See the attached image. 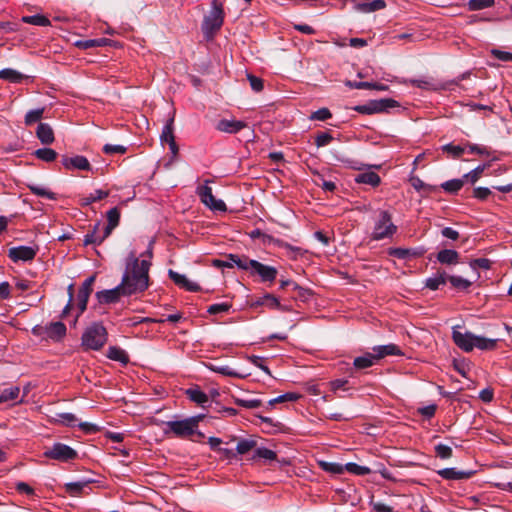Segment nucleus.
<instances>
[{"mask_svg": "<svg viewBox=\"0 0 512 512\" xmlns=\"http://www.w3.org/2000/svg\"><path fill=\"white\" fill-rule=\"evenodd\" d=\"M388 254L390 256L396 257L398 259H407L410 257H418L421 255L416 249H407V248H389Z\"/></svg>", "mask_w": 512, "mask_h": 512, "instance_id": "29", "label": "nucleus"}, {"mask_svg": "<svg viewBox=\"0 0 512 512\" xmlns=\"http://www.w3.org/2000/svg\"><path fill=\"white\" fill-rule=\"evenodd\" d=\"M209 182V180H206V183ZM196 193L199 196L201 202L209 209L220 212L227 211L225 202L223 200L216 199L212 193V188L207 184L197 187Z\"/></svg>", "mask_w": 512, "mask_h": 512, "instance_id": "8", "label": "nucleus"}, {"mask_svg": "<svg viewBox=\"0 0 512 512\" xmlns=\"http://www.w3.org/2000/svg\"><path fill=\"white\" fill-rule=\"evenodd\" d=\"M499 339H491L483 336L475 335L474 348L484 351H492L497 348Z\"/></svg>", "mask_w": 512, "mask_h": 512, "instance_id": "23", "label": "nucleus"}, {"mask_svg": "<svg viewBox=\"0 0 512 512\" xmlns=\"http://www.w3.org/2000/svg\"><path fill=\"white\" fill-rule=\"evenodd\" d=\"M47 328V338L53 341H60L66 335V326L64 323L57 321L51 322L46 325Z\"/></svg>", "mask_w": 512, "mask_h": 512, "instance_id": "19", "label": "nucleus"}, {"mask_svg": "<svg viewBox=\"0 0 512 512\" xmlns=\"http://www.w3.org/2000/svg\"><path fill=\"white\" fill-rule=\"evenodd\" d=\"M385 7H386V3L384 0H373L371 2L357 3L354 6V9L356 11L362 12V13H371V12L382 10Z\"/></svg>", "mask_w": 512, "mask_h": 512, "instance_id": "22", "label": "nucleus"}, {"mask_svg": "<svg viewBox=\"0 0 512 512\" xmlns=\"http://www.w3.org/2000/svg\"><path fill=\"white\" fill-rule=\"evenodd\" d=\"M435 453L441 459H449L453 454L451 447L441 443L435 446Z\"/></svg>", "mask_w": 512, "mask_h": 512, "instance_id": "57", "label": "nucleus"}, {"mask_svg": "<svg viewBox=\"0 0 512 512\" xmlns=\"http://www.w3.org/2000/svg\"><path fill=\"white\" fill-rule=\"evenodd\" d=\"M332 117V114L328 108H320L317 111L313 112L311 115L312 120L325 121Z\"/></svg>", "mask_w": 512, "mask_h": 512, "instance_id": "62", "label": "nucleus"}, {"mask_svg": "<svg viewBox=\"0 0 512 512\" xmlns=\"http://www.w3.org/2000/svg\"><path fill=\"white\" fill-rule=\"evenodd\" d=\"M27 78L22 73L11 68H5L0 71V79L7 80L11 83H20Z\"/></svg>", "mask_w": 512, "mask_h": 512, "instance_id": "30", "label": "nucleus"}, {"mask_svg": "<svg viewBox=\"0 0 512 512\" xmlns=\"http://www.w3.org/2000/svg\"><path fill=\"white\" fill-rule=\"evenodd\" d=\"M447 281V274L445 271H438L434 277L426 279L425 286L430 290H437L440 285L445 284Z\"/></svg>", "mask_w": 512, "mask_h": 512, "instance_id": "31", "label": "nucleus"}, {"mask_svg": "<svg viewBox=\"0 0 512 512\" xmlns=\"http://www.w3.org/2000/svg\"><path fill=\"white\" fill-rule=\"evenodd\" d=\"M169 278L180 288L185 289L190 292H198L200 291V286L197 283H194L187 279L185 275H182L172 269L168 271Z\"/></svg>", "mask_w": 512, "mask_h": 512, "instance_id": "14", "label": "nucleus"}, {"mask_svg": "<svg viewBox=\"0 0 512 512\" xmlns=\"http://www.w3.org/2000/svg\"><path fill=\"white\" fill-rule=\"evenodd\" d=\"M495 0H469L467 5L470 11H478L485 8L492 7Z\"/></svg>", "mask_w": 512, "mask_h": 512, "instance_id": "48", "label": "nucleus"}, {"mask_svg": "<svg viewBox=\"0 0 512 512\" xmlns=\"http://www.w3.org/2000/svg\"><path fill=\"white\" fill-rule=\"evenodd\" d=\"M174 118H170L166 124L163 127L162 133H161V142L162 143H170V141L175 140L174 136Z\"/></svg>", "mask_w": 512, "mask_h": 512, "instance_id": "39", "label": "nucleus"}, {"mask_svg": "<svg viewBox=\"0 0 512 512\" xmlns=\"http://www.w3.org/2000/svg\"><path fill=\"white\" fill-rule=\"evenodd\" d=\"M452 339L456 346L465 352H471L474 349L473 343L475 341V334L472 332L467 331L462 333L454 327L452 331Z\"/></svg>", "mask_w": 512, "mask_h": 512, "instance_id": "12", "label": "nucleus"}, {"mask_svg": "<svg viewBox=\"0 0 512 512\" xmlns=\"http://www.w3.org/2000/svg\"><path fill=\"white\" fill-rule=\"evenodd\" d=\"M447 280L451 283V285L459 290H467L472 283L460 276H447Z\"/></svg>", "mask_w": 512, "mask_h": 512, "instance_id": "49", "label": "nucleus"}, {"mask_svg": "<svg viewBox=\"0 0 512 512\" xmlns=\"http://www.w3.org/2000/svg\"><path fill=\"white\" fill-rule=\"evenodd\" d=\"M251 277H259L260 282L272 284L275 282L278 270L274 266L263 264L257 260L252 259L249 262L248 271Z\"/></svg>", "mask_w": 512, "mask_h": 512, "instance_id": "7", "label": "nucleus"}, {"mask_svg": "<svg viewBox=\"0 0 512 512\" xmlns=\"http://www.w3.org/2000/svg\"><path fill=\"white\" fill-rule=\"evenodd\" d=\"M252 306H268L273 309H281V304L279 300L270 293L265 294L262 297L257 298L253 303Z\"/></svg>", "mask_w": 512, "mask_h": 512, "instance_id": "25", "label": "nucleus"}, {"mask_svg": "<svg viewBox=\"0 0 512 512\" xmlns=\"http://www.w3.org/2000/svg\"><path fill=\"white\" fill-rule=\"evenodd\" d=\"M491 265L492 261L488 258H477L470 262V267L474 270L477 268L488 270L491 268Z\"/></svg>", "mask_w": 512, "mask_h": 512, "instance_id": "58", "label": "nucleus"}, {"mask_svg": "<svg viewBox=\"0 0 512 512\" xmlns=\"http://www.w3.org/2000/svg\"><path fill=\"white\" fill-rule=\"evenodd\" d=\"M34 155L45 162H53L57 158V152L51 148H40L34 152Z\"/></svg>", "mask_w": 512, "mask_h": 512, "instance_id": "42", "label": "nucleus"}, {"mask_svg": "<svg viewBox=\"0 0 512 512\" xmlns=\"http://www.w3.org/2000/svg\"><path fill=\"white\" fill-rule=\"evenodd\" d=\"M247 78H248V81L250 83V86L251 88L255 91V92H260L263 90V80L259 77H256L252 74H248L247 75Z\"/></svg>", "mask_w": 512, "mask_h": 512, "instance_id": "64", "label": "nucleus"}, {"mask_svg": "<svg viewBox=\"0 0 512 512\" xmlns=\"http://www.w3.org/2000/svg\"><path fill=\"white\" fill-rule=\"evenodd\" d=\"M346 85L352 89H375L379 91H386L388 89L387 85L371 82H357L349 80L346 82Z\"/></svg>", "mask_w": 512, "mask_h": 512, "instance_id": "28", "label": "nucleus"}, {"mask_svg": "<svg viewBox=\"0 0 512 512\" xmlns=\"http://www.w3.org/2000/svg\"><path fill=\"white\" fill-rule=\"evenodd\" d=\"M108 333L100 322L92 323L82 335V346L87 350H100L107 342Z\"/></svg>", "mask_w": 512, "mask_h": 512, "instance_id": "2", "label": "nucleus"}, {"mask_svg": "<svg viewBox=\"0 0 512 512\" xmlns=\"http://www.w3.org/2000/svg\"><path fill=\"white\" fill-rule=\"evenodd\" d=\"M262 458L269 461H274L277 459V454L273 450L268 448L260 447L255 449V454L253 459Z\"/></svg>", "mask_w": 512, "mask_h": 512, "instance_id": "50", "label": "nucleus"}, {"mask_svg": "<svg viewBox=\"0 0 512 512\" xmlns=\"http://www.w3.org/2000/svg\"><path fill=\"white\" fill-rule=\"evenodd\" d=\"M21 21L26 24H31L35 26H50L51 22L50 20L41 14L31 15V16H23L21 18Z\"/></svg>", "mask_w": 512, "mask_h": 512, "instance_id": "35", "label": "nucleus"}, {"mask_svg": "<svg viewBox=\"0 0 512 512\" xmlns=\"http://www.w3.org/2000/svg\"><path fill=\"white\" fill-rule=\"evenodd\" d=\"M44 112H45L44 107L28 111L25 115V120H24L25 125L30 126V125L40 121L41 118L43 117Z\"/></svg>", "mask_w": 512, "mask_h": 512, "instance_id": "44", "label": "nucleus"}, {"mask_svg": "<svg viewBox=\"0 0 512 512\" xmlns=\"http://www.w3.org/2000/svg\"><path fill=\"white\" fill-rule=\"evenodd\" d=\"M232 305L227 302L212 304L207 308V312L211 315L228 313Z\"/></svg>", "mask_w": 512, "mask_h": 512, "instance_id": "52", "label": "nucleus"}, {"mask_svg": "<svg viewBox=\"0 0 512 512\" xmlns=\"http://www.w3.org/2000/svg\"><path fill=\"white\" fill-rule=\"evenodd\" d=\"M246 126H247V124L243 121L221 119L216 124V129L221 132H225V133H229V134H236L239 131H241L243 128H245Z\"/></svg>", "mask_w": 512, "mask_h": 512, "instance_id": "16", "label": "nucleus"}, {"mask_svg": "<svg viewBox=\"0 0 512 512\" xmlns=\"http://www.w3.org/2000/svg\"><path fill=\"white\" fill-rule=\"evenodd\" d=\"M102 150L105 154H124L127 151V147L123 145L106 144L103 146Z\"/></svg>", "mask_w": 512, "mask_h": 512, "instance_id": "63", "label": "nucleus"}, {"mask_svg": "<svg viewBox=\"0 0 512 512\" xmlns=\"http://www.w3.org/2000/svg\"><path fill=\"white\" fill-rule=\"evenodd\" d=\"M37 252V246H17L8 250V257L15 263L19 261L27 262L33 260L37 255Z\"/></svg>", "mask_w": 512, "mask_h": 512, "instance_id": "11", "label": "nucleus"}, {"mask_svg": "<svg viewBox=\"0 0 512 512\" xmlns=\"http://www.w3.org/2000/svg\"><path fill=\"white\" fill-rule=\"evenodd\" d=\"M195 418H186L184 420L167 421L165 422L166 429L164 433H173L176 437L186 438L194 435L196 432Z\"/></svg>", "mask_w": 512, "mask_h": 512, "instance_id": "6", "label": "nucleus"}, {"mask_svg": "<svg viewBox=\"0 0 512 512\" xmlns=\"http://www.w3.org/2000/svg\"><path fill=\"white\" fill-rule=\"evenodd\" d=\"M228 268H233L236 266L237 268L248 271L249 268V262H251L252 259H250L246 255H238V254H228L226 256Z\"/></svg>", "mask_w": 512, "mask_h": 512, "instance_id": "21", "label": "nucleus"}, {"mask_svg": "<svg viewBox=\"0 0 512 512\" xmlns=\"http://www.w3.org/2000/svg\"><path fill=\"white\" fill-rule=\"evenodd\" d=\"M56 421L66 426L74 427L77 425L78 419L73 413H58Z\"/></svg>", "mask_w": 512, "mask_h": 512, "instance_id": "51", "label": "nucleus"}, {"mask_svg": "<svg viewBox=\"0 0 512 512\" xmlns=\"http://www.w3.org/2000/svg\"><path fill=\"white\" fill-rule=\"evenodd\" d=\"M437 474L446 480H466L470 479L475 471L458 470L457 468H444L437 471Z\"/></svg>", "mask_w": 512, "mask_h": 512, "instance_id": "15", "label": "nucleus"}, {"mask_svg": "<svg viewBox=\"0 0 512 512\" xmlns=\"http://www.w3.org/2000/svg\"><path fill=\"white\" fill-rule=\"evenodd\" d=\"M88 485V482H70L65 484L66 492L72 496L77 497L82 494L83 489Z\"/></svg>", "mask_w": 512, "mask_h": 512, "instance_id": "45", "label": "nucleus"}, {"mask_svg": "<svg viewBox=\"0 0 512 512\" xmlns=\"http://www.w3.org/2000/svg\"><path fill=\"white\" fill-rule=\"evenodd\" d=\"M256 444L257 443L255 440L242 439V440L238 441L235 453H236V455L237 454H240V455L246 454L249 451H251L252 449H254L256 447Z\"/></svg>", "mask_w": 512, "mask_h": 512, "instance_id": "46", "label": "nucleus"}, {"mask_svg": "<svg viewBox=\"0 0 512 512\" xmlns=\"http://www.w3.org/2000/svg\"><path fill=\"white\" fill-rule=\"evenodd\" d=\"M185 395L187 398L200 405L205 407L207 403H209V397L206 393H204L199 386L195 385L185 390Z\"/></svg>", "mask_w": 512, "mask_h": 512, "instance_id": "18", "label": "nucleus"}, {"mask_svg": "<svg viewBox=\"0 0 512 512\" xmlns=\"http://www.w3.org/2000/svg\"><path fill=\"white\" fill-rule=\"evenodd\" d=\"M333 140V136L328 132H320L315 137V144L317 147L328 145Z\"/></svg>", "mask_w": 512, "mask_h": 512, "instance_id": "60", "label": "nucleus"}, {"mask_svg": "<svg viewBox=\"0 0 512 512\" xmlns=\"http://www.w3.org/2000/svg\"><path fill=\"white\" fill-rule=\"evenodd\" d=\"M411 186L418 192L424 191L426 193L435 192L436 186L424 183L418 176L412 175L409 179Z\"/></svg>", "mask_w": 512, "mask_h": 512, "instance_id": "34", "label": "nucleus"}, {"mask_svg": "<svg viewBox=\"0 0 512 512\" xmlns=\"http://www.w3.org/2000/svg\"><path fill=\"white\" fill-rule=\"evenodd\" d=\"M299 397H300V395H298L296 393H292V392L285 393L283 395H280L276 398L269 400L266 405V410L270 409L275 404L296 401Z\"/></svg>", "mask_w": 512, "mask_h": 512, "instance_id": "40", "label": "nucleus"}, {"mask_svg": "<svg viewBox=\"0 0 512 512\" xmlns=\"http://www.w3.org/2000/svg\"><path fill=\"white\" fill-rule=\"evenodd\" d=\"M96 281V273L88 277L81 285L78 294H77V307L79 309V314L77 317L82 314L86 308L89 297L93 292V285Z\"/></svg>", "mask_w": 512, "mask_h": 512, "instance_id": "10", "label": "nucleus"}, {"mask_svg": "<svg viewBox=\"0 0 512 512\" xmlns=\"http://www.w3.org/2000/svg\"><path fill=\"white\" fill-rule=\"evenodd\" d=\"M109 191L98 189L94 193L90 194L87 197H83L80 199V205L83 207L89 206L90 204L100 201L106 197H108Z\"/></svg>", "mask_w": 512, "mask_h": 512, "instance_id": "36", "label": "nucleus"}, {"mask_svg": "<svg viewBox=\"0 0 512 512\" xmlns=\"http://www.w3.org/2000/svg\"><path fill=\"white\" fill-rule=\"evenodd\" d=\"M319 467L325 472L340 475L344 473V465L336 462L318 461Z\"/></svg>", "mask_w": 512, "mask_h": 512, "instance_id": "37", "label": "nucleus"}, {"mask_svg": "<svg viewBox=\"0 0 512 512\" xmlns=\"http://www.w3.org/2000/svg\"><path fill=\"white\" fill-rule=\"evenodd\" d=\"M373 351L375 352L374 356L376 360H380L386 356H401L403 352L400 347L396 344L390 343L387 345H380L373 347Z\"/></svg>", "mask_w": 512, "mask_h": 512, "instance_id": "17", "label": "nucleus"}, {"mask_svg": "<svg viewBox=\"0 0 512 512\" xmlns=\"http://www.w3.org/2000/svg\"><path fill=\"white\" fill-rule=\"evenodd\" d=\"M45 457L61 462H68L78 457L76 450L63 443H55L51 448L44 452Z\"/></svg>", "mask_w": 512, "mask_h": 512, "instance_id": "9", "label": "nucleus"}, {"mask_svg": "<svg viewBox=\"0 0 512 512\" xmlns=\"http://www.w3.org/2000/svg\"><path fill=\"white\" fill-rule=\"evenodd\" d=\"M485 169H486V165L478 166L474 170L465 174L464 179L471 182L472 184H475L479 180V178L481 177V175L483 174Z\"/></svg>", "mask_w": 512, "mask_h": 512, "instance_id": "55", "label": "nucleus"}, {"mask_svg": "<svg viewBox=\"0 0 512 512\" xmlns=\"http://www.w3.org/2000/svg\"><path fill=\"white\" fill-rule=\"evenodd\" d=\"M464 185L463 179H452L446 181L441 184V188H443L448 193H457Z\"/></svg>", "mask_w": 512, "mask_h": 512, "instance_id": "47", "label": "nucleus"}, {"mask_svg": "<svg viewBox=\"0 0 512 512\" xmlns=\"http://www.w3.org/2000/svg\"><path fill=\"white\" fill-rule=\"evenodd\" d=\"M133 265L131 270H127L121 283L113 289L102 290L96 292L95 296L99 304L117 303L122 296H130L132 294L145 291L149 285V269L151 262L149 260L139 261L132 255Z\"/></svg>", "mask_w": 512, "mask_h": 512, "instance_id": "1", "label": "nucleus"}, {"mask_svg": "<svg viewBox=\"0 0 512 512\" xmlns=\"http://www.w3.org/2000/svg\"><path fill=\"white\" fill-rule=\"evenodd\" d=\"M224 10L222 3L217 0L212 1V9L207 16L204 17L202 23V31L205 36L212 37L223 25Z\"/></svg>", "mask_w": 512, "mask_h": 512, "instance_id": "4", "label": "nucleus"}, {"mask_svg": "<svg viewBox=\"0 0 512 512\" xmlns=\"http://www.w3.org/2000/svg\"><path fill=\"white\" fill-rule=\"evenodd\" d=\"M36 136L42 144L49 145L54 142V132L48 123H39Z\"/></svg>", "mask_w": 512, "mask_h": 512, "instance_id": "20", "label": "nucleus"}, {"mask_svg": "<svg viewBox=\"0 0 512 512\" xmlns=\"http://www.w3.org/2000/svg\"><path fill=\"white\" fill-rule=\"evenodd\" d=\"M315 184L328 192H334L336 189V184L333 181L325 180L321 175H318V180H315Z\"/></svg>", "mask_w": 512, "mask_h": 512, "instance_id": "59", "label": "nucleus"}, {"mask_svg": "<svg viewBox=\"0 0 512 512\" xmlns=\"http://www.w3.org/2000/svg\"><path fill=\"white\" fill-rule=\"evenodd\" d=\"M355 181L357 183L368 184L373 187H376L380 184L381 179L377 173L368 171V172L358 174L355 178Z\"/></svg>", "mask_w": 512, "mask_h": 512, "instance_id": "27", "label": "nucleus"}, {"mask_svg": "<svg viewBox=\"0 0 512 512\" xmlns=\"http://www.w3.org/2000/svg\"><path fill=\"white\" fill-rule=\"evenodd\" d=\"M292 291L294 292L293 297L295 299H299L301 301H306L312 295L311 290H309L307 288H303V287L299 286L297 283L294 285V288Z\"/></svg>", "mask_w": 512, "mask_h": 512, "instance_id": "56", "label": "nucleus"}, {"mask_svg": "<svg viewBox=\"0 0 512 512\" xmlns=\"http://www.w3.org/2000/svg\"><path fill=\"white\" fill-rule=\"evenodd\" d=\"M436 258L441 264H457L459 254L455 250L443 249L438 252Z\"/></svg>", "mask_w": 512, "mask_h": 512, "instance_id": "26", "label": "nucleus"}, {"mask_svg": "<svg viewBox=\"0 0 512 512\" xmlns=\"http://www.w3.org/2000/svg\"><path fill=\"white\" fill-rule=\"evenodd\" d=\"M234 402L236 405L247 409H255L262 406L263 404L260 399L244 400L236 397H234Z\"/></svg>", "mask_w": 512, "mask_h": 512, "instance_id": "54", "label": "nucleus"}, {"mask_svg": "<svg viewBox=\"0 0 512 512\" xmlns=\"http://www.w3.org/2000/svg\"><path fill=\"white\" fill-rule=\"evenodd\" d=\"M20 388L17 386L6 388L0 392V403L16 401L19 397Z\"/></svg>", "mask_w": 512, "mask_h": 512, "instance_id": "41", "label": "nucleus"}, {"mask_svg": "<svg viewBox=\"0 0 512 512\" xmlns=\"http://www.w3.org/2000/svg\"><path fill=\"white\" fill-rule=\"evenodd\" d=\"M442 151L449 154L452 158L457 159L464 153V148L452 143L442 146Z\"/></svg>", "mask_w": 512, "mask_h": 512, "instance_id": "53", "label": "nucleus"}, {"mask_svg": "<svg viewBox=\"0 0 512 512\" xmlns=\"http://www.w3.org/2000/svg\"><path fill=\"white\" fill-rule=\"evenodd\" d=\"M344 471H348L351 474L364 476L371 473V469L366 466H361L356 463L349 462L344 465Z\"/></svg>", "mask_w": 512, "mask_h": 512, "instance_id": "43", "label": "nucleus"}, {"mask_svg": "<svg viewBox=\"0 0 512 512\" xmlns=\"http://www.w3.org/2000/svg\"><path fill=\"white\" fill-rule=\"evenodd\" d=\"M27 187L33 194H35L39 197H44L49 200H55L57 198L56 193L46 189L43 186H40V185H37L34 183H30V184H27Z\"/></svg>", "mask_w": 512, "mask_h": 512, "instance_id": "33", "label": "nucleus"}, {"mask_svg": "<svg viewBox=\"0 0 512 512\" xmlns=\"http://www.w3.org/2000/svg\"><path fill=\"white\" fill-rule=\"evenodd\" d=\"M375 361H377V360H376L374 354L365 353L363 356L356 357L354 359L353 365L356 369L361 370V369H365V368H369V367L373 366Z\"/></svg>", "mask_w": 512, "mask_h": 512, "instance_id": "32", "label": "nucleus"}, {"mask_svg": "<svg viewBox=\"0 0 512 512\" xmlns=\"http://www.w3.org/2000/svg\"><path fill=\"white\" fill-rule=\"evenodd\" d=\"M106 356L111 360L122 363L123 365H126L129 362V356L126 351L117 346H110Z\"/></svg>", "mask_w": 512, "mask_h": 512, "instance_id": "24", "label": "nucleus"}, {"mask_svg": "<svg viewBox=\"0 0 512 512\" xmlns=\"http://www.w3.org/2000/svg\"><path fill=\"white\" fill-rule=\"evenodd\" d=\"M62 165L68 169H78L84 171H90L92 169L88 159L82 155H76L74 157L62 156Z\"/></svg>", "mask_w": 512, "mask_h": 512, "instance_id": "13", "label": "nucleus"}, {"mask_svg": "<svg viewBox=\"0 0 512 512\" xmlns=\"http://www.w3.org/2000/svg\"><path fill=\"white\" fill-rule=\"evenodd\" d=\"M400 107L399 102L391 98L370 100L366 104L356 105L352 109L361 114L371 115L376 113H387L390 109Z\"/></svg>", "mask_w": 512, "mask_h": 512, "instance_id": "5", "label": "nucleus"}, {"mask_svg": "<svg viewBox=\"0 0 512 512\" xmlns=\"http://www.w3.org/2000/svg\"><path fill=\"white\" fill-rule=\"evenodd\" d=\"M397 230V226L392 222L391 213L386 210H380L375 221L371 238L376 241L392 238Z\"/></svg>", "mask_w": 512, "mask_h": 512, "instance_id": "3", "label": "nucleus"}, {"mask_svg": "<svg viewBox=\"0 0 512 512\" xmlns=\"http://www.w3.org/2000/svg\"><path fill=\"white\" fill-rule=\"evenodd\" d=\"M209 368L212 371L222 374L224 376H230V377H235V378H244L245 377V375L236 372L230 366H227V365L210 364Z\"/></svg>", "mask_w": 512, "mask_h": 512, "instance_id": "38", "label": "nucleus"}, {"mask_svg": "<svg viewBox=\"0 0 512 512\" xmlns=\"http://www.w3.org/2000/svg\"><path fill=\"white\" fill-rule=\"evenodd\" d=\"M107 221L111 226H118L120 221V211L117 207H114L107 212Z\"/></svg>", "mask_w": 512, "mask_h": 512, "instance_id": "61", "label": "nucleus"}]
</instances>
